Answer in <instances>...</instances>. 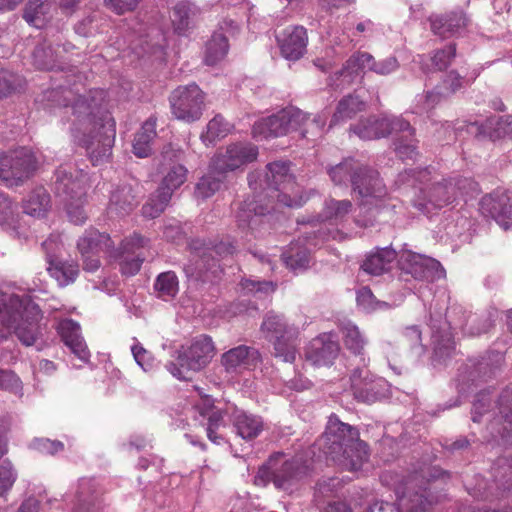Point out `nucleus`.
Listing matches in <instances>:
<instances>
[{
    "mask_svg": "<svg viewBox=\"0 0 512 512\" xmlns=\"http://www.w3.org/2000/svg\"><path fill=\"white\" fill-rule=\"evenodd\" d=\"M61 94L65 114L69 109L74 117L71 120L74 141L86 149L93 165L106 162L115 140V122L102 108L103 92L76 95L71 89H64Z\"/></svg>",
    "mask_w": 512,
    "mask_h": 512,
    "instance_id": "1",
    "label": "nucleus"
},
{
    "mask_svg": "<svg viewBox=\"0 0 512 512\" xmlns=\"http://www.w3.org/2000/svg\"><path fill=\"white\" fill-rule=\"evenodd\" d=\"M351 189L360 210L355 218L359 227L372 226L377 219L388 221L396 215L400 202L389 196L379 172L371 166L361 162V169L353 178Z\"/></svg>",
    "mask_w": 512,
    "mask_h": 512,
    "instance_id": "2",
    "label": "nucleus"
},
{
    "mask_svg": "<svg viewBox=\"0 0 512 512\" xmlns=\"http://www.w3.org/2000/svg\"><path fill=\"white\" fill-rule=\"evenodd\" d=\"M318 445L328 458L344 470L358 471L367 460L366 445L359 439L358 429L340 421L336 415L329 417Z\"/></svg>",
    "mask_w": 512,
    "mask_h": 512,
    "instance_id": "3",
    "label": "nucleus"
},
{
    "mask_svg": "<svg viewBox=\"0 0 512 512\" xmlns=\"http://www.w3.org/2000/svg\"><path fill=\"white\" fill-rule=\"evenodd\" d=\"M42 318L39 306L30 300L14 294L0 296V326L14 333L23 345L32 346L41 337Z\"/></svg>",
    "mask_w": 512,
    "mask_h": 512,
    "instance_id": "4",
    "label": "nucleus"
},
{
    "mask_svg": "<svg viewBox=\"0 0 512 512\" xmlns=\"http://www.w3.org/2000/svg\"><path fill=\"white\" fill-rule=\"evenodd\" d=\"M398 183L414 186L419 183L421 187L413 199V205L424 214L441 209L456 199V190L452 188L451 179L438 180L432 175L429 168L420 170H406L398 176Z\"/></svg>",
    "mask_w": 512,
    "mask_h": 512,
    "instance_id": "5",
    "label": "nucleus"
},
{
    "mask_svg": "<svg viewBox=\"0 0 512 512\" xmlns=\"http://www.w3.org/2000/svg\"><path fill=\"white\" fill-rule=\"evenodd\" d=\"M214 344L211 337L200 335L187 347L176 351V361L166 364V369L179 380H188L189 372H198L205 368L214 356Z\"/></svg>",
    "mask_w": 512,
    "mask_h": 512,
    "instance_id": "6",
    "label": "nucleus"
},
{
    "mask_svg": "<svg viewBox=\"0 0 512 512\" xmlns=\"http://www.w3.org/2000/svg\"><path fill=\"white\" fill-rule=\"evenodd\" d=\"M266 337L273 341L274 356L283 362L292 363L296 359L299 329L288 324L283 316L268 313L261 325Z\"/></svg>",
    "mask_w": 512,
    "mask_h": 512,
    "instance_id": "7",
    "label": "nucleus"
},
{
    "mask_svg": "<svg viewBox=\"0 0 512 512\" xmlns=\"http://www.w3.org/2000/svg\"><path fill=\"white\" fill-rule=\"evenodd\" d=\"M283 455L272 456L260 471L258 478L267 477L278 489L289 490L308 474V465L300 456L282 461Z\"/></svg>",
    "mask_w": 512,
    "mask_h": 512,
    "instance_id": "8",
    "label": "nucleus"
},
{
    "mask_svg": "<svg viewBox=\"0 0 512 512\" xmlns=\"http://www.w3.org/2000/svg\"><path fill=\"white\" fill-rule=\"evenodd\" d=\"M172 115L191 124L201 119L205 108V94L195 83L177 87L169 96Z\"/></svg>",
    "mask_w": 512,
    "mask_h": 512,
    "instance_id": "9",
    "label": "nucleus"
},
{
    "mask_svg": "<svg viewBox=\"0 0 512 512\" xmlns=\"http://www.w3.org/2000/svg\"><path fill=\"white\" fill-rule=\"evenodd\" d=\"M305 119L306 115L303 111L295 107H288L256 121L252 128V135L256 140L281 137L292 131H297Z\"/></svg>",
    "mask_w": 512,
    "mask_h": 512,
    "instance_id": "10",
    "label": "nucleus"
},
{
    "mask_svg": "<svg viewBox=\"0 0 512 512\" xmlns=\"http://www.w3.org/2000/svg\"><path fill=\"white\" fill-rule=\"evenodd\" d=\"M37 168L33 152L21 147L0 158V178L8 187L19 186L28 180Z\"/></svg>",
    "mask_w": 512,
    "mask_h": 512,
    "instance_id": "11",
    "label": "nucleus"
},
{
    "mask_svg": "<svg viewBox=\"0 0 512 512\" xmlns=\"http://www.w3.org/2000/svg\"><path fill=\"white\" fill-rule=\"evenodd\" d=\"M267 168V181L275 193L272 197L286 207H300L302 205V198L299 196L300 188L289 173V163L276 161L268 164Z\"/></svg>",
    "mask_w": 512,
    "mask_h": 512,
    "instance_id": "12",
    "label": "nucleus"
},
{
    "mask_svg": "<svg viewBox=\"0 0 512 512\" xmlns=\"http://www.w3.org/2000/svg\"><path fill=\"white\" fill-rule=\"evenodd\" d=\"M258 147L252 143L237 142L218 152L211 160V169L222 175L234 171L257 159Z\"/></svg>",
    "mask_w": 512,
    "mask_h": 512,
    "instance_id": "13",
    "label": "nucleus"
},
{
    "mask_svg": "<svg viewBox=\"0 0 512 512\" xmlns=\"http://www.w3.org/2000/svg\"><path fill=\"white\" fill-rule=\"evenodd\" d=\"M60 248L61 240L59 235H50L42 243V249L46 254L49 275L57 281L60 287H65L75 282L79 274V267L74 262L59 259L57 254Z\"/></svg>",
    "mask_w": 512,
    "mask_h": 512,
    "instance_id": "14",
    "label": "nucleus"
},
{
    "mask_svg": "<svg viewBox=\"0 0 512 512\" xmlns=\"http://www.w3.org/2000/svg\"><path fill=\"white\" fill-rule=\"evenodd\" d=\"M351 130L364 140H373L386 137L391 133L408 131L412 134L411 125L401 117H369L360 120L358 124L351 127Z\"/></svg>",
    "mask_w": 512,
    "mask_h": 512,
    "instance_id": "15",
    "label": "nucleus"
},
{
    "mask_svg": "<svg viewBox=\"0 0 512 512\" xmlns=\"http://www.w3.org/2000/svg\"><path fill=\"white\" fill-rule=\"evenodd\" d=\"M480 210L503 230H512V197L508 190L497 188L482 197Z\"/></svg>",
    "mask_w": 512,
    "mask_h": 512,
    "instance_id": "16",
    "label": "nucleus"
},
{
    "mask_svg": "<svg viewBox=\"0 0 512 512\" xmlns=\"http://www.w3.org/2000/svg\"><path fill=\"white\" fill-rule=\"evenodd\" d=\"M456 310L457 308H451L448 310V317L450 318L449 321H444L439 325L434 322L431 323L432 345L435 355L439 358L449 357L455 351V342L453 340L451 329L461 328L466 330V326L469 321H474L471 315H469L468 318L464 317V319H452V313H455Z\"/></svg>",
    "mask_w": 512,
    "mask_h": 512,
    "instance_id": "17",
    "label": "nucleus"
},
{
    "mask_svg": "<svg viewBox=\"0 0 512 512\" xmlns=\"http://www.w3.org/2000/svg\"><path fill=\"white\" fill-rule=\"evenodd\" d=\"M73 175L71 169L59 167L55 172L54 190L57 197L62 202L70 200H81L86 193V174L75 171Z\"/></svg>",
    "mask_w": 512,
    "mask_h": 512,
    "instance_id": "18",
    "label": "nucleus"
},
{
    "mask_svg": "<svg viewBox=\"0 0 512 512\" xmlns=\"http://www.w3.org/2000/svg\"><path fill=\"white\" fill-rule=\"evenodd\" d=\"M270 212L268 206H259L256 201H244L236 212V222L238 228L245 232H250L254 237L262 235L266 230V215Z\"/></svg>",
    "mask_w": 512,
    "mask_h": 512,
    "instance_id": "19",
    "label": "nucleus"
},
{
    "mask_svg": "<svg viewBox=\"0 0 512 512\" xmlns=\"http://www.w3.org/2000/svg\"><path fill=\"white\" fill-rule=\"evenodd\" d=\"M350 380L353 395L358 401L373 403L383 396V379L374 377L367 369L353 370Z\"/></svg>",
    "mask_w": 512,
    "mask_h": 512,
    "instance_id": "20",
    "label": "nucleus"
},
{
    "mask_svg": "<svg viewBox=\"0 0 512 512\" xmlns=\"http://www.w3.org/2000/svg\"><path fill=\"white\" fill-rule=\"evenodd\" d=\"M418 478L413 477L405 483V487L398 486L395 491L399 509L403 512H425L431 505L432 500L429 499L427 488L419 486Z\"/></svg>",
    "mask_w": 512,
    "mask_h": 512,
    "instance_id": "21",
    "label": "nucleus"
},
{
    "mask_svg": "<svg viewBox=\"0 0 512 512\" xmlns=\"http://www.w3.org/2000/svg\"><path fill=\"white\" fill-rule=\"evenodd\" d=\"M284 58L296 61L304 56L307 50V30L300 25L289 26L276 36Z\"/></svg>",
    "mask_w": 512,
    "mask_h": 512,
    "instance_id": "22",
    "label": "nucleus"
},
{
    "mask_svg": "<svg viewBox=\"0 0 512 512\" xmlns=\"http://www.w3.org/2000/svg\"><path fill=\"white\" fill-rule=\"evenodd\" d=\"M148 243V240L138 233L123 240L120 254V270L122 274L133 276L137 274L142 266L145 256L141 252Z\"/></svg>",
    "mask_w": 512,
    "mask_h": 512,
    "instance_id": "23",
    "label": "nucleus"
},
{
    "mask_svg": "<svg viewBox=\"0 0 512 512\" xmlns=\"http://www.w3.org/2000/svg\"><path fill=\"white\" fill-rule=\"evenodd\" d=\"M340 346L332 333H323L314 338L306 350V358L313 365L328 366L337 358Z\"/></svg>",
    "mask_w": 512,
    "mask_h": 512,
    "instance_id": "24",
    "label": "nucleus"
},
{
    "mask_svg": "<svg viewBox=\"0 0 512 512\" xmlns=\"http://www.w3.org/2000/svg\"><path fill=\"white\" fill-rule=\"evenodd\" d=\"M401 270L410 274L416 280H428L438 272L440 263L430 257L411 251L403 252L400 256Z\"/></svg>",
    "mask_w": 512,
    "mask_h": 512,
    "instance_id": "25",
    "label": "nucleus"
},
{
    "mask_svg": "<svg viewBox=\"0 0 512 512\" xmlns=\"http://www.w3.org/2000/svg\"><path fill=\"white\" fill-rule=\"evenodd\" d=\"M0 227L18 240L28 238V229L20 222L17 203L4 193H0Z\"/></svg>",
    "mask_w": 512,
    "mask_h": 512,
    "instance_id": "26",
    "label": "nucleus"
},
{
    "mask_svg": "<svg viewBox=\"0 0 512 512\" xmlns=\"http://www.w3.org/2000/svg\"><path fill=\"white\" fill-rule=\"evenodd\" d=\"M373 64V55L368 52L358 51L351 55L344 64L343 68L335 73L337 88H345L351 85L360 75L361 72L370 71Z\"/></svg>",
    "mask_w": 512,
    "mask_h": 512,
    "instance_id": "27",
    "label": "nucleus"
},
{
    "mask_svg": "<svg viewBox=\"0 0 512 512\" xmlns=\"http://www.w3.org/2000/svg\"><path fill=\"white\" fill-rule=\"evenodd\" d=\"M58 332L65 345L70 348L75 356L83 362L89 361L90 353L80 334V326L77 322L71 319L61 321Z\"/></svg>",
    "mask_w": 512,
    "mask_h": 512,
    "instance_id": "28",
    "label": "nucleus"
},
{
    "mask_svg": "<svg viewBox=\"0 0 512 512\" xmlns=\"http://www.w3.org/2000/svg\"><path fill=\"white\" fill-rule=\"evenodd\" d=\"M429 20L432 32L442 38H449L460 33L467 26L468 22V19L462 12L431 16Z\"/></svg>",
    "mask_w": 512,
    "mask_h": 512,
    "instance_id": "29",
    "label": "nucleus"
},
{
    "mask_svg": "<svg viewBox=\"0 0 512 512\" xmlns=\"http://www.w3.org/2000/svg\"><path fill=\"white\" fill-rule=\"evenodd\" d=\"M23 212L31 217L44 218L51 209V197L43 186L33 188L22 199Z\"/></svg>",
    "mask_w": 512,
    "mask_h": 512,
    "instance_id": "30",
    "label": "nucleus"
},
{
    "mask_svg": "<svg viewBox=\"0 0 512 512\" xmlns=\"http://www.w3.org/2000/svg\"><path fill=\"white\" fill-rule=\"evenodd\" d=\"M464 83V78L456 70H451L445 76L440 86L433 91L427 92L424 109H431L442 99L455 94L464 87Z\"/></svg>",
    "mask_w": 512,
    "mask_h": 512,
    "instance_id": "31",
    "label": "nucleus"
},
{
    "mask_svg": "<svg viewBox=\"0 0 512 512\" xmlns=\"http://www.w3.org/2000/svg\"><path fill=\"white\" fill-rule=\"evenodd\" d=\"M397 253L391 247L377 248L369 253L361 264V269L373 276H379L391 268Z\"/></svg>",
    "mask_w": 512,
    "mask_h": 512,
    "instance_id": "32",
    "label": "nucleus"
},
{
    "mask_svg": "<svg viewBox=\"0 0 512 512\" xmlns=\"http://www.w3.org/2000/svg\"><path fill=\"white\" fill-rule=\"evenodd\" d=\"M258 359V352L246 345H239L225 352L221 357V363L228 373L237 372L247 368Z\"/></svg>",
    "mask_w": 512,
    "mask_h": 512,
    "instance_id": "33",
    "label": "nucleus"
},
{
    "mask_svg": "<svg viewBox=\"0 0 512 512\" xmlns=\"http://www.w3.org/2000/svg\"><path fill=\"white\" fill-rule=\"evenodd\" d=\"M163 161L161 162L163 179L158 187L164 192H170V195H173V192L178 189L187 178V169L185 166L179 163H165L168 159V153L162 154Z\"/></svg>",
    "mask_w": 512,
    "mask_h": 512,
    "instance_id": "34",
    "label": "nucleus"
},
{
    "mask_svg": "<svg viewBox=\"0 0 512 512\" xmlns=\"http://www.w3.org/2000/svg\"><path fill=\"white\" fill-rule=\"evenodd\" d=\"M77 247L81 255L100 254L101 252H109L113 247V242L108 234L89 229L80 237Z\"/></svg>",
    "mask_w": 512,
    "mask_h": 512,
    "instance_id": "35",
    "label": "nucleus"
},
{
    "mask_svg": "<svg viewBox=\"0 0 512 512\" xmlns=\"http://www.w3.org/2000/svg\"><path fill=\"white\" fill-rule=\"evenodd\" d=\"M157 117L151 115L135 134L133 140V153L139 158L148 157L151 154V143L156 137Z\"/></svg>",
    "mask_w": 512,
    "mask_h": 512,
    "instance_id": "36",
    "label": "nucleus"
},
{
    "mask_svg": "<svg viewBox=\"0 0 512 512\" xmlns=\"http://www.w3.org/2000/svg\"><path fill=\"white\" fill-rule=\"evenodd\" d=\"M233 425L237 434L245 440L256 438L263 430V421L259 416L237 411L234 415Z\"/></svg>",
    "mask_w": 512,
    "mask_h": 512,
    "instance_id": "37",
    "label": "nucleus"
},
{
    "mask_svg": "<svg viewBox=\"0 0 512 512\" xmlns=\"http://www.w3.org/2000/svg\"><path fill=\"white\" fill-rule=\"evenodd\" d=\"M361 169V161L348 157L342 162L327 168V173L335 185H352L353 178Z\"/></svg>",
    "mask_w": 512,
    "mask_h": 512,
    "instance_id": "38",
    "label": "nucleus"
},
{
    "mask_svg": "<svg viewBox=\"0 0 512 512\" xmlns=\"http://www.w3.org/2000/svg\"><path fill=\"white\" fill-rule=\"evenodd\" d=\"M59 54V46L57 49H54L51 45L46 43L39 44L33 52V64L40 70H63Z\"/></svg>",
    "mask_w": 512,
    "mask_h": 512,
    "instance_id": "39",
    "label": "nucleus"
},
{
    "mask_svg": "<svg viewBox=\"0 0 512 512\" xmlns=\"http://www.w3.org/2000/svg\"><path fill=\"white\" fill-rule=\"evenodd\" d=\"M282 259L287 268L299 273L309 267L311 256L306 247L298 243H291L289 248L283 252Z\"/></svg>",
    "mask_w": 512,
    "mask_h": 512,
    "instance_id": "40",
    "label": "nucleus"
},
{
    "mask_svg": "<svg viewBox=\"0 0 512 512\" xmlns=\"http://www.w3.org/2000/svg\"><path fill=\"white\" fill-rule=\"evenodd\" d=\"M364 109L365 103L358 96L348 95L339 101L330 126L352 119Z\"/></svg>",
    "mask_w": 512,
    "mask_h": 512,
    "instance_id": "41",
    "label": "nucleus"
},
{
    "mask_svg": "<svg viewBox=\"0 0 512 512\" xmlns=\"http://www.w3.org/2000/svg\"><path fill=\"white\" fill-rule=\"evenodd\" d=\"M135 206V198L128 186H123L112 192L108 211L111 215L123 216L130 213Z\"/></svg>",
    "mask_w": 512,
    "mask_h": 512,
    "instance_id": "42",
    "label": "nucleus"
},
{
    "mask_svg": "<svg viewBox=\"0 0 512 512\" xmlns=\"http://www.w3.org/2000/svg\"><path fill=\"white\" fill-rule=\"evenodd\" d=\"M158 298L169 301L176 297L179 292V280L174 271L160 273L153 285Z\"/></svg>",
    "mask_w": 512,
    "mask_h": 512,
    "instance_id": "43",
    "label": "nucleus"
},
{
    "mask_svg": "<svg viewBox=\"0 0 512 512\" xmlns=\"http://www.w3.org/2000/svg\"><path fill=\"white\" fill-rule=\"evenodd\" d=\"M49 11L48 0H28L23 9V19L31 26L41 28L45 25Z\"/></svg>",
    "mask_w": 512,
    "mask_h": 512,
    "instance_id": "44",
    "label": "nucleus"
},
{
    "mask_svg": "<svg viewBox=\"0 0 512 512\" xmlns=\"http://www.w3.org/2000/svg\"><path fill=\"white\" fill-rule=\"evenodd\" d=\"M353 207V203L348 199L336 200L329 198L324 202L321 217L323 220L338 223L343 221L352 212Z\"/></svg>",
    "mask_w": 512,
    "mask_h": 512,
    "instance_id": "45",
    "label": "nucleus"
},
{
    "mask_svg": "<svg viewBox=\"0 0 512 512\" xmlns=\"http://www.w3.org/2000/svg\"><path fill=\"white\" fill-rule=\"evenodd\" d=\"M226 178L225 174L219 175L212 171L211 164L209 172L200 178L196 184L194 195L197 199L206 200L213 196L221 187Z\"/></svg>",
    "mask_w": 512,
    "mask_h": 512,
    "instance_id": "46",
    "label": "nucleus"
},
{
    "mask_svg": "<svg viewBox=\"0 0 512 512\" xmlns=\"http://www.w3.org/2000/svg\"><path fill=\"white\" fill-rule=\"evenodd\" d=\"M229 50L227 36L222 33H214L206 44L205 62L207 65H215L223 60Z\"/></svg>",
    "mask_w": 512,
    "mask_h": 512,
    "instance_id": "47",
    "label": "nucleus"
},
{
    "mask_svg": "<svg viewBox=\"0 0 512 512\" xmlns=\"http://www.w3.org/2000/svg\"><path fill=\"white\" fill-rule=\"evenodd\" d=\"M232 129V125L223 116L215 115L207 124L206 131L200 136L205 145L213 144L215 141L226 137Z\"/></svg>",
    "mask_w": 512,
    "mask_h": 512,
    "instance_id": "48",
    "label": "nucleus"
},
{
    "mask_svg": "<svg viewBox=\"0 0 512 512\" xmlns=\"http://www.w3.org/2000/svg\"><path fill=\"white\" fill-rule=\"evenodd\" d=\"M225 427L226 423L224 421L223 411L217 409L208 413L205 430L208 439L212 443L221 445L226 442V438L222 432Z\"/></svg>",
    "mask_w": 512,
    "mask_h": 512,
    "instance_id": "49",
    "label": "nucleus"
},
{
    "mask_svg": "<svg viewBox=\"0 0 512 512\" xmlns=\"http://www.w3.org/2000/svg\"><path fill=\"white\" fill-rule=\"evenodd\" d=\"M341 333L345 347L355 355H362L366 345V339L352 322L341 325Z\"/></svg>",
    "mask_w": 512,
    "mask_h": 512,
    "instance_id": "50",
    "label": "nucleus"
},
{
    "mask_svg": "<svg viewBox=\"0 0 512 512\" xmlns=\"http://www.w3.org/2000/svg\"><path fill=\"white\" fill-rule=\"evenodd\" d=\"M170 192H164L161 189H157L153 194L150 195L147 202L142 207V214L146 218L154 219L166 209L170 200Z\"/></svg>",
    "mask_w": 512,
    "mask_h": 512,
    "instance_id": "51",
    "label": "nucleus"
},
{
    "mask_svg": "<svg viewBox=\"0 0 512 512\" xmlns=\"http://www.w3.org/2000/svg\"><path fill=\"white\" fill-rule=\"evenodd\" d=\"M400 343L417 356H421L425 352V347L422 344V332L417 325L406 326L401 330Z\"/></svg>",
    "mask_w": 512,
    "mask_h": 512,
    "instance_id": "52",
    "label": "nucleus"
},
{
    "mask_svg": "<svg viewBox=\"0 0 512 512\" xmlns=\"http://www.w3.org/2000/svg\"><path fill=\"white\" fill-rule=\"evenodd\" d=\"M511 130L512 117L506 115L502 117H491L487 119L482 133L495 140L505 136Z\"/></svg>",
    "mask_w": 512,
    "mask_h": 512,
    "instance_id": "53",
    "label": "nucleus"
},
{
    "mask_svg": "<svg viewBox=\"0 0 512 512\" xmlns=\"http://www.w3.org/2000/svg\"><path fill=\"white\" fill-rule=\"evenodd\" d=\"M304 114L306 115V119L302 123L301 127L298 128V130H300L301 137L309 139L322 136L323 129L327 121V114H316L313 118H311L307 113Z\"/></svg>",
    "mask_w": 512,
    "mask_h": 512,
    "instance_id": "54",
    "label": "nucleus"
},
{
    "mask_svg": "<svg viewBox=\"0 0 512 512\" xmlns=\"http://www.w3.org/2000/svg\"><path fill=\"white\" fill-rule=\"evenodd\" d=\"M412 134H409L408 131L405 132H396L395 134H400V136L395 141V151L396 154L402 159H413L417 154V146L416 139L414 138L415 130L411 127Z\"/></svg>",
    "mask_w": 512,
    "mask_h": 512,
    "instance_id": "55",
    "label": "nucleus"
},
{
    "mask_svg": "<svg viewBox=\"0 0 512 512\" xmlns=\"http://www.w3.org/2000/svg\"><path fill=\"white\" fill-rule=\"evenodd\" d=\"M202 246H205V244L200 240H193L190 244L191 249L194 250L197 256L202 258V260H204V257L206 256V251H208L210 256L214 253L220 257H224L228 254H233L236 250L235 246L230 242H220L212 248H203V251Z\"/></svg>",
    "mask_w": 512,
    "mask_h": 512,
    "instance_id": "56",
    "label": "nucleus"
},
{
    "mask_svg": "<svg viewBox=\"0 0 512 512\" xmlns=\"http://www.w3.org/2000/svg\"><path fill=\"white\" fill-rule=\"evenodd\" d=\"M94 487L93 480L82 479L79 483L78 506L75 512H92L96 498L92 496L91 489Z\"/></svg>",
    "mask_w": 512,
    "mask_h": 512,
    "instance_id": "57",
    "label": "nucleus"
},
{
    "mask_svg": "<svg viewBox=\"0 0 512 512\" xmlns=\"http://www.w3.org/2000/svg\"><path fill=\"white\" fill-rule=\"evenodd\" d=\"M499 412L505 420V423L509 425L504 426L503 437H512V388L505 389L498 399Z\"/></svg>",
    "mask_w": 512,
    "mask_h": 512,
    "instance_id": "58",
    "label": "nucleus"
},
{
    "mask_svg": "<svg viewBox=\"0 0 512 512\" xmlns=\"http://www.w3.org/2000/svg\"><path fill=\"white\" fill-rule=\"evenodd\" d=\"M171 21L178 34L186 32L190 24V7L188 3L179 2L174 6Z\"/></svg>",
    "mask_w": 512,
    "mask_h": 512,
    "instance_id": "59",
    "label": "nucleus"
},
{
    "mask_svg": "<svg viewBox=\"0 0 512 512\" xmlns=\"http://www.w3.org/2000/svg\"><path fill=\"white\" fill-rule=\"evenodd\" d=\"M22 87V78L8 70H0V98L7 97Z\"/></svg>",
    "mask_w": 512,
    "mask_h": 512,
    "instance_id": "60",
    "label": "nucleus"
},
{
    "mask_svg": "<svg viewBox=\"0 0 512 512\" xmlns=\"http://www.w3.org/2000/svg\"><path fill=\"white\" fill-rule=\"evenodd\" d=\"M356 300L357 304L368 312L389 307L387 302L378 301L368 287H362L357 291Z\"/></svg>",
    "mask_w": 512,
    "mask_h": 512,
    "instance_id": "61",
    "label": "nucleus"
},
{
    "mask_svg": "<svg viewBox=\"0 0 512 512\" xmlns=\"http://www.w3.org/2000/svg\"><path fill=\"white\" fill-rule=\"evenodd\" d=\"M341 487L338 478H328L319 481L316 485L314 498L317 504H321L326 498L332 497Z\"/></svg>",
    "mask_w": 512,
    "mask_h": 512,
    "instance_id": "62",
    "label": "nucleus"
},
{
    "mask_svg": "<svg viewBox=\"0 0 512 512\" xmlns=\"http://www.w3.org/2000/svg\"><path fill=\"white\" fill-rule=\"evenodd\" d=\"M455 56L456 45L449 44L442 49L436 50L431 57V61L437 70L443 71L451 65Z\"/></svg>",
    "mask_w": 512,
    "mask_h": 512,
    "instance_id": "63",
    "label": "nucleus"
},
{
    "mask_svg": "<svg viewBox=\"0 0 512 512\" xmlns=\"http://www.w3.org/2000/svg\"><path fill=\"white\" fill-rule=\"evenodd\" d=\"M31 447L46 455H55L63 451L64 444L58 440H50L48 438H36L32 441Z\"/></svg>",
    "mask_w": 512,
    "mask_h": 512,
    "instance_id": "64",
    "label": "nucleus"
}]
</instances>
